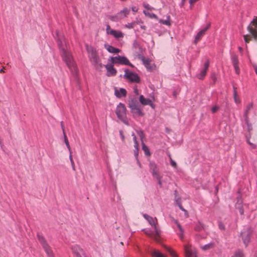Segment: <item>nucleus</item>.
I'll use <instances>...</instances> for the list:
<instances>
[{"instance_id":"2f4dec72","label":"nucleus","mask_w":257,"mask_h":257,"mask_svg":"<svg viewBox=\"0 0 257 257\" xmlns=\"http://www.w3.org/2000/svg\"><path fill=\"white\" fill-rule=\"evenodd\" d=\"M134 147H135V150H134V152L135 156L137 160L138 163L140 165H141L140 163H139V162L138 160V156L139 155V145H134Z\"/></svg>"},{"instance_id":"052dcab7","label":"nucleus","mask_w":257,"mask_h":257,"mask_svg":"<svg viewBox=\"0 0 257 257\" xmlns=\"http://www.w3.org/2000/svg\"><path fill=\"white\" fill-rule=\"evenodd\" d=\"M71 166H72V169L73 170H75V164H74V163H73V164H71Z\"/></svg>"},{"instance_id":"39448f33","label":"nucleus","mask_w":257,"mask_h":257,"mask_svg":"<svg viewBox=\"0 0 257 257\" xmlns=\"http://www.w3.org/2000/svg\"><path fill=\"white\" fill-rule=\"evenodd\" d=\"M126 111L124 104L119 103L116 107L115 113L117 117L124 123H127Z\"/></svg>"},{"instance_id":"e2e57ef3","label":"nucleus","mask_w":257,"mask_h":257,"mask_svg":"<svg viewBox=\"0 0 257 257\" xmlns=\"http://www.w3.org/2000/svg\"><path fill=\"white\" fill-rule=\"evenodd\" d=\"M219 227L221 229H223L224 228V226L223 225H219Z\"/></svg>"},{"instance_id":"dca6fc26","label":"nucleus","mask_w":257,"mask_h":257,"mask_svg":"<svg viewBox=\"0 0 257 257\" xmlns=\"http://www.w3.org/2000/svg\"><path fill=\"white\" fill-rule=\"evenodd\" d=\"M57 36L58 38L57 43L60 48H64L65 47H67L68 46L64 36L59 35L58 33H57Z\"/></svg>"},{"instance_id":"13d9d810","label":"nucleus","mask_w":257,"mask_h":257,"mask_svg":"<svg viewBox=\"0 0 257 257\" xmlns=\"http://www.w3.org/2000/svg\"><path fill=\"white\" fill-rule=\"evenodd\" d=\"M179 208L183 211L186 212V210H185L181 205H179Z\"/></svg>"},{"instance_id":"e433bc0d","label":"nucleus","mask_w":257,"mask_h":257,"mask_svg":"<svg viewBox=\"0 0 257 257\" xmlns=\"http://www.w3.org/2000/svg\"><path fill=\"white\" fill-rule=\"evenodd\" d=\"M232 62L233 65L238 64L237 56L235 55H233L231 57Z\"/></svg>"},{"instance_id":"cd10ccee","label":"nucleus","mask_w":257,"mask_h":257,"mask_svg":"<svg viewBox=\"0 0 257 257\" xmlns=\"http://www.w3.org/2000/svg\"><path fill=\"white\" fill-rule=\"evenodd\" d=\"M241 201L238 200L236 204V208L239 210V212L241 215L243 214L244 211L242 206L241 205Z\"/></svg>"},{"instance_id":"4d7b16f0","label":"nucleus","mask_w":257,"mask_h":257,"mask_svg":"<svg viewBox=\"0 0 257 257\" xmlns=\"http://www.w3.org/2000/svg\"><path fill=\"white\" fill-rule=\"evenodd\" d=\"M253 67L254 70L257 75V65H254L253 66Z\"/></svg>"},{"instance_id":"412c9836","label":"nucleus","mask_w":257,"mask_h":257,"mask_svg":"<svg viewBox=\"0 0 257 257\" xmlns=\"http://www.w3.org/2000/svg\"><path fill=\"white\" fill-rule=\"evenodd\" d=\"M175 223L177 225L179 230V233H178V235L181 240H183L184 236V229H183L182 227L180 225V224L178 222L177 220L175 221Z\"/></svg>"},{"instance_id":"864d4df0","label":"nucleus","mask_w":257,"mask_h":257,"mask_svg":"<svg viewBox=\"0 0 257 257\" xmlns=\"http://www.w3.org/2000/svg\"><path fill=\"white\" fill-rule=\"evenodd\" d=\"M148 105H150L153 108H155V105L153 103L152 100L150 101V104H148Z\"/></svg>"},{"instance_id":"9d476101","label":"nucleus","mask_w":257,"mask_h":257,"mask_svg":"<svg viewBox=\"0 0 257 257\" xmlns=\"http://www.w3.org/2000/svg\"><path fill=\"white\" fill-rule=\"evenodd\" d=\"M110 59L112 63H119L121 64L128 65L133 67V65L130 63L128 60L124 57H121L119 56L111 57H110Z\"/></svg>"},{"instance_id":"ea45409f","label":"nucleus","mask_w":257,"mask_h":257,"mask_svg":"<svg viewBox=\"0 0 257 257\" xmlns=\"http://www.w3.org/2000/svg\"><path fill=\"white\" fill-rule=\"evenodd\" d=\"M233 257H243V253L241 250H237L235 253Z\"/></svg>"},{"instance_id":"f3484780","label":"nucleus","mask_w":257,"mask_h":257,"mask_svg":"<svg viewBox=\"0 0 257 257\" xmlns=\"http://www.w3.org/2000/svg\"><path fill=\"white\" fill-rule=\"evenodd\" d=\"M210 24H208L205 28L201 30L197 33L195 38V43H197L201 39V38L205 34V32L208 30Z\"/></svg>"},{"instance_id":"58836bf2","label":"nucleus","mask_w":257,"mask_h":257,"mask_svg":"<svg viewBox=\"0 0 257 257\" xmlns=\"http://www.w3.org/2000/svg\"><path fill=\"white\" fill-rule=\"evenodd\" d=\"M203 229V225L200 223H198L195 226L194 229L197 231H200Z\"/></svg>"},{"instance_id":"7ed1b4c3","label":"nucleus","mask_w":257,"mask_h":257,"mask_svg":"<svg viewBox=\"0 0 257 257\" xmlns=\"http://www.w3.org/2000/svg\"><path fill=\"white\" fill-rule=\"evenodd\" d=\"M248 34L243 36L244 41L248 43L250 38L255 39L257 38V17H254L247 27Z\"/></svg>"},{"instance_id":"9b49d317","label":"nucleus","mask_w":257,"mask_h":257,"mask_svg":"<svg viewBox=\"0 0 257 257\" xmlns=\"http://www.w3.org/2000/svg\"><path fill=\"white\" fill-rule=\"evenodd\" d=\"M185 257H197L196 249L190 245H185Z\"/></svg>"},{"instance_id":"bf43d9fd","label":"nucleus","mask_w":257,"mask_h":257,"mask_svg":"<svg viewBox=\"0 0 257 257\" xmlns=\"http://www.w3.org/2000/svg\"><path fill=\"white\" fill-rule=\"evenodd\" d=\"M185 1H186V0H182L181 3V5L182 6L184 5V4H185Z\"/></svg>"},{"instance_id":"4be33fe9","label":"nucleus","mask_w":257,"mask_h":257,"mask_svg":"<svg viewBox=\"0 0 257 257\" xmlns=\"http://www.w3.org/2000/svg\"><path fill=\"white\" fill-rule=\"evenodd\" d=\"M151 100L149 98H146L143 95H141L139 97V101L143 105H147L150 104Z\"/></svg>"},{"instance_id":"4c0bfd02","label":"nucleus","mask_w":257,"mask_h":257,"mask_svg":"<svg viewBox=\"0 0 257 257\" xmlns=\"http://www.w3.org/2000/svg\"><path fill=\"white\" fill-rule=\"evenodd\" d=\"M154 177H155L157 180L158 181V183L160 185V186H162V177H161L159 174H156L155 172L154 173Z\"/></svg>"},{"instance_id":"7c9ffc66","label":"nucleus","mask_w":257,"mask_h":257,"mask_svg":"<svg viewBox=\"0 0 257 257\" xmlns=\"http://www.w3.org/2000/svg\"><path fill=\"white\" fill-rule=\"evenodd\" d=\"M150 169L152 170V173L154 176V173L155 172L156 174H158L157 166L155 163H150Z\"/></svg>"},{"instance_id":"c756f323","label":"nucleus","mask_w":257,"mask_h":257,"mask_svg":"<svg viewBox=\"0 0 257 257\" xmlns=\"http://www.w3.org/2000/svg\"><path fill=\"white\" fill-rule=\"evenodd\" d=\"M62 130H63V134H64V136L65 143L68 149L69 150V151H70V150H71V148H70V145L69 144L68 140L66 135L64 132V129L63 128V126L62 125Z\"/></svg>"},{"instance_id":"37998d69","label":"nucleus","mask_w":257,"mask_h":257,"mask_svg":"<svg viewBox=\"0 0 257 257\" xmlns=\"http://www.w3.org/2000/svg\"><path fill=\"white\" fill-rule=\"evenodd\" d=\"M233 67L234 68V69H235V73L237 74H239L240 70H239V68L238 64L234 65H233Z\"/></svg>"},{"instance_id":"49530a36","label":"nucleus","mask_w":257,"mask_h":257,"mask_svg":"<svg viewBox=\"0 0 257 257\" xmlns=\"http://www.w3.org/2000/svg\"><path fill=\"white\" fill-rule=\"evenodd\" d=\"M132 136L133 137V140H134V143H135V145H139L138 142L137 141L136 136L135 135V134L134 133H133Z\"/></svg>"},{"instance_id":"c03bdc74","label":"nucleus","mask_w":257,"mask_h":257,"mask_svg":"<svg viewBox=\"0 0 257 257\" xmlns=\"http://www.w3.org/2000/svg\"><path fill=\"white\" fill-rule=\"evenodd\" d=\"M144 7H145V9H147L148 10H152L154 9V8L150 6L148 4H144Z\"/></svg>"},{"instance_id":"6ab92c4d","label":"nucleus","mask_w":257,"mask_h":257,"mask_svg":"<svg viewBox=\"0 0 257 257\" xmlns=\"http://www.w3.org/2000/svg\"><path fill=\"white\" fill-rule=\"evenodd\" d=\"M130 13V10L126 8H124L122 10L120 11L117 13V17H119L120 20L126 17Z\"/></svg>"},{"instance_id":"f8f14e48","label":"nucleus","mask_w":257,"mask_h":257,"mask_svg":"<svg viewBox=\"0 0 257 257\" xmlns=\"http://www.w3.org/2000/svg\"><path fill=\"white\" fill-rule=\"evenodd\" d=\"M139 58L143 61L144 65L145 66L148 70L152 71L154 69L155 65L154 64L151 63V59H146L145 57L143 55H139Z\"/></svg>"},{"instance_id":"473e14b6","label":"nucleus","mask_w":257,"mask_h":257,"mask_svg":"<svg viewBox=\"0 0 257 257\" xmlns=\"http://www.w3.org/2000/svg\"><path fill=\"white\" fill-rule=\"evenodd\" d=\"M137 24H138V22L137 21H134L132 23H128L126 24L125 25V27L127 29H131L134 28L135 26Z\"/></svg>"},{"instance_id":"72a5a7b5","label":"nucleus","mask_w":257,"mask_h":257,"mask_svg":"<svg viewBox=\"0 0 257 257\" xmlns=\"http://www.w3.org/2000/svg\"><path fill=\"white\" fill-rule=\"evenodd\" d=\"M142 149L144 151L145 154L147 156H150L151 154L148 148L146 146V145L142 143Z\"/></svg>"},{"instance_id":"5701e85b","label":"nucleus","mask_w":257,"mask_h":257,"mask_svg":"<svg viewBox=\"0 0 257 257\" xmlns=\"http://www.w3.org/2000/svg\"><path fill=\"white\" fill-rule=\"evenodd\" d=\"M128 105L129 108L140 106L138 100L136 98H131L128 100Z\"/></svg>"},{"instance_id":"bb28decb","label":"nucleus","mask_w":257,"mask_h":257,"mask_svg":"<svg viewBox=\"0 0 257 257\" xmlns=\"http://www.w3.org/2000/svg\"><path fill=\"white\" fill-rule=\"evenodd\" d=\"M143 13L146 16L149 17L151 19H155L156 20L158 19V18L156 15L153 13H150L146 11H144Z\"/></svg>"},{"instance_id":"f03ea898","label":"nucleus","mask_w":257,"mask_h":257,"mask_svg":"<svg viewBox=\"0 0 257 257\" xmlns=\"http://www.w3.org/2000/svg\"><path fill=\"white\" fill-rule=\"evenodd\" d=\"M62 57L71 72L74 75H77L78 68L70 52L67 49H63Z\"/></svg>"},{"instance_id":"1a4fd4ad","label":"nucleus","mask_w":257,"mask_h":257,"mask_svg":"<svg viewBox=\"0 0 257 257\" xmlns=\"http://www.w3.org/2000/svg\"><path fill=\"white\" fill-rule=\"evenodd\" d=\"M106 32L107 35H111L115 39L123 38L124 36V34L121 31L111 29L109 25L106 26Z\"/></svg>"},{"instance_id":"b1692460","label":"nucleus","mask_w":257,"mask_h":257,"mask_svg":"<svg viewBox=\"0 0 257 257\" xmlns=\"http://www.w3.org/2000/svg\"><path fill=\"white\" fill-rule=\"evenodd\" d=\"M151 253L153 257H166L165 255L162 253L158 250H153Z\"/></svg>"},{"instance_id":"79ce46f5","label":"nucleus","mask_w":257,"mask_h":257,"mask_svg":"<svg viewBox=\"0 0 257 257\" xmlns=\"http://www.w3.org/2000/svg\"><path fill=\"white\" fill-rule=\"evenodd\" d=\"M138 133L141 138V140L142 143H143V139L145 138V135H144V133L141 131L138 132Z\"/></svg>"},{"instance_id":"3c124183","label":"nucleus","mask_w":257,"mask_h":257,"mask_svg":"<svg viewBox=\"0 0 257 257\" xmlns=\"http://www.w3.org/2000/svg\"><path fill=\"white\" fill-rule=\"evenodd\" d=\"M119 134H120V135L121 136V139L122 141H124V135H123V133H122V131H119Z\"/></svg>"},{"instance_id":"5fc2aeb1","label":"nucleus","mask_w":257,"mask_h":257,"mask_svg":"<svg viewBox=\"0 0 257 257\" xmlns=\"http://www.w3.org/2000/svg\"><path fill=\"white\" fill-rule=\"evenodd\" d=\"M132 10L134 12H137L138 10V8H137L136 7H132Z\"/></svg>"},{"instance_id":"aec40b11","label":"nucleus","mask_w":257,"mask_h":257,"mask_svg":"<svg viewBox=\"0 0 257 257\" xmlns=\"http://www.w3.org/2000/svg\"><path fill=\"white\" fill-rule=\"evenodd\" d=\"M114 94L117 97L120 98L126 96V91L124 88H120L119 89H116Z\"/></svg>"},{"instance_id":"393cba45","label":"nucleus","mask_w":257,"mask_h":257,"mask_svg":"<svg viewBox=\"0 0 257 257\" xmlns=\"http://www.w3.org/2000/svg\"><path fill=\"white\" fill-rule=\"evenodd\" d=\"M233 98H234V101L236 103H238L240 102V100L237 95V88H236V87H235L234 86H233Z\"/></svg>"},{"instance_id":"2eb2a0df","label":"nucleus","mask_w":257,"mask_h":257,"mask_svg":"<svg viewBox=\"0 0 257 257\" xmlns=\"http://www.w3.org/2000/svg\"><path fill=\"white\" fill-rule=\"evenodd\" d=\"M130 109L134 117L143 116L144 115V113L143 112L140 105L130 108Z\"/></svg>"},{"instance_id":"20e7f679","label":"nucleus","mask_w":257,"mask_h":257,"mask_svg":"<svg viewBox=\"0 0 257 257\" xmlns=\"http://www.w3.org/2000/svg\"><path fill=\"white\" fill-rule=\"evenodd\" d=\"M88 53L89 55V58L95 67V68L97 70H100L103 67V65L100 62V60L97 54L95 49H88Z\"/></svg>"},{"instance_id":"ddd939ff","label":"nucleus","mask_w":257,"mask_h":257,"mask_svg":"<svg viewBox=\"0 0 257 257\" xmlns=\"http://www.w3.org/2000/svg\"><path fill=\"white\" fill-rule=\"evenodd\" d=\"M73 253L76 257H84V252L83 250L77 244L72 245L71 247Z\"/></svg>"},{"instance_id":"de8ad7c7","label":"nucleus","mask_w":257,"mask_h":257,"mask_svg":"<svg viewBox=\"0 0 257 257\" xmlns=\"http://www.w3.org/2000/svg\"><path fill=\"white\" fill-rule=\"evenodd\" d=\"M171 161V165L174 168H177V164L176 163L173 161L171 158L170 159Z\"/></svg>"},{"instance_id":"680f3d73","label":"nucleus","mask_w":257,"mask_h":257,"mask_svg":"<svg viewBox=\"0 0 257 257\" xmlns=\"http://www.w3.org/2000/svg\"><path fill=\"white\" fill-rule=\"evenodd\" d=\"M4 67L3 69L0 70V73H4L5 72V71L4 70Z\"/></svg>"},{"instance_id":"a19ab883","label":"nucleus","mask_w":257,"mask_h":257,"mask_svg":"<svg viewBox=\"0 0 257 257\" xmlns=\"http://www.w3.org/2000/svg\"><path fill=\"white\" fill-rule=\"evenodd\" d=\"M168 251L172 257H177L176 253L172 249L168 248Z\"/></svg>"},{"instance_id":"423d86ee","label":"nucleus","mask_w":257,"mask_h":257,"mask_svg":"<svg viewBox=\"0 0 257 257\" xmlns=\"http://www.w3.org/2000/svg\"><path fill=\"white\" fill-rule=\"evenodd\" d=\"M37 237L39 241L42 245L48 257H53L52 251L49 245L47 243L44 236L38 233L37 234Z\"/></svg>"},{"instance_id":"a211bd4d","label":"nucleus","mask_w":257,"mask_h":257,"mask_svg":"<svg viewBox=\"0 0 257 257\" xmlns=\"http://www.w3.org/2000/svg\"><path fill=\"white\" fill-rule=\"evenodd\" d=\"M106 70H107V76H115L116 74V70L114 68L112 65H106L105 66Z\"/></svg>"},{"instance_id":"c9c22d12","label":"nucleus","mask_w":257,"mask_h":257,"mask_svg":"<svg viewBox=\"0 0 257 257\" xmlns=\"http://www.w3.org/2000/svg\"><path fill=\"white\" fill-rule=\"evenodd\" d=\"M108 19L113 22H117L120 21V19L117 17V14L115 16H109Z\"/></svg>"},{"instance_id":"6e6552de","label":"nucleus","mask_w":257,"mask_h":257,"mask_svg":"<svg viewBox=\"0 0 257 257\" xmlns=\"http://www.w3.org/2000/svg\"><path fill=\"white\" fill-rule=\"evenodd\" d=\"M251 233L252 230L249 228L244 229L241 233V236L242 237L243 242L246 246H247L250 241Z\"/></svg>"},{"instance_id":"f704fd0d","label":"nucleus","mask_w":257,"mask_h":257,"mask_svg":"<svg viewBox=\"0 0 257 257\" xmlns=\"http://www.w3.org/2000/svg\"><path fill=\"white\" fill-rule=\"evenodd\" d=\"M253 104L252 103H249L246 108V110L244 113V115L246 118L247 117V115L249 111L252 108Z\"/></svg>"},{"instance_id":"6e6d98bb","label":"nucleus","mask_w":257,"mask_h":257,"mask_svg":"<svg viewBox=\"0 0 257 257\" xmlns=\"http://www.w3.org/2000/svg\"><path fill=\"white\" fill-rule=\"evenodd\" d=\"M138 46V43L136 41H135L134 42V47L136 48Z\"/></svg>"},{"instance_id":"a878e982","label":"nucleus","mask_w":257,"mask_h":257,"mask_svg":"<svg viewBox=\"0 0 257 257\" xmlns=\"http://www.w3.org/2000/svg\"><path fill=\"white\" fill-rule=\"evenodd\" d=\"M214 246V244L213 242H211L208 244H206L205 245H203L201 246V248L203 250H209L211 248H213Z\"/></svg>"},{"instance_id":"603ef678","label":"nucleus","mask_w":257,"mask_h":257,"mask_svg":"<svg viewBox=\"0 0 257 257\" xmlns=\"http://www.w3.org/2000/svg\"><path fill=\"white\" fill-rule=\"evenodd\" d=\"M134 93L136 94V95H139V90L137 89V87H135L134 88Z\"/></svg>"},{"instance_id":"8fccbe9b","label":"nucleus","mask_w":257,"mask_h":257,"mask_svg":"<svg viewBox=\"0 0 257 257\" xmlns=\"http://www.w3.org/2000/svg\"><path fill=\"white\" fill-rule=\"evenodd\" d=\"M218 109V107L216 106H213V107H212L211 111L213 113H215L217 111Z\"/></svg>"},{"instance_id":"0eeeda50","label":"nucleus","mask_w":257,"mask_h":257,"mask_svg":"<svg viewBox=\"0 0 257 257\" xmlns=\"http://www.w3.org/2000/svg\"><path fill=\"white\" fill-rule=\"evenodd\" d=\"M124 77L129 81L132 82L139 83L140 79L139 76L135 73L131 72L127 69H125Z\"/></svg>"},{"instance_id":"c85d7f7f","label":"nucleus","mask_w":257,"mask_h":257,"mask_svg":"<svg viewBox=\"0 0 257 257\" xmlns=\"http://www.w3.org/2000/svg\"><path fill=\"white\" fill-rule=\"evenodd\" d=\"M170 16H167V20H159V22L161 24L167 25V26H170L171 23L170 22Z\"/></svg>"},{"instance_id":"09e8293b","label":"nucleus","mask_w":257,"mask_h":257,"mask_svg":"<svg viewBox=\"0 0 257 257\" xmlns=\"http://www.w3.org/2000/svg\"><path fill=\"white\" fill-rule=\"evenodd\" d=\"M69 153H70L69 159H70V161L71 162V164H73V163H74V162L73 160L72 159V155L71 150H70V151H69Z\"/></svg>"},{"instance_id":"0e129e2a","label":"nucleus","mask_w":257,"mask_h":257,"mask_svg":"<svg viewBox=\"0 0 257 257\" xmlns=\"http://www.w3.org/2000/svg\"><path fill=\"white\" fill-rule=\"evenodd\" d=\"M108 48H111V49H112V48H114L113 47H111V46H109V47Z\"/></svg>"},{"instance_id":"f257e3e1","label":"nucleus","mask_w":257,"mask_h":257,"mask_svg":"<svg viewBox=\"0 0 257 257\" xmlns=\"http://www.w3.org/2000/svg\"><path fill=\"white\" fill-rule=\"evenodd\" d=\"M143 216L154 229V232H152L149 230H144L145 233L156 241H159L160 236V230L157 226L158 220L157 218H154L146 214H144Z\"/></svg>"},{"instance_id":"4468645a","label":"nucleus","mask_w":257,"mask_h":257,"mask_svg":"<svg viewBox=\"0 0 257 257\" xmlns=\"http://www.w3.org/2000/svg\"><path fill=\"white\" fill-rule=\"evenodd\" d=\"M209 61L208 59H207L204 64L203 68L200 71L199 74L197 75V78L199 79H203L205 76L206 74V72L208 69V67L209 66Z\"/></svg>"},{"instance_id":"a18cd8bd","label":"nucleus","mask_w":257,"mask_h":257,"mask_svg":"<svg viewBox=\"0 0 257 257\" xmlns=\"http://www.w3.org/2000/svg\"><path fill=\"white\" fill-rule=\"evenodd\" d=\"M107 50H108V51L110 53H117L119 52V49H107Z\"/></svg>"}]
</instances>
